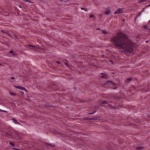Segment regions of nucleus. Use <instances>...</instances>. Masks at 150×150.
Masks as SVG:
<instances>
[{"instance_id":"obj_8","label":"nucleus","mask_w":150,"mask_h":150,"mask_svg":"<svg viewBox=\"0 0 150 150\" xmlns=\"http://www.w3.org/2000/svg\"><path fill=\"white\" fill-rule=\"evenodd\" d=\"M13 122L16 124H19V123L14 118L12 119Z\"/></svg>"},{"instance_id":"obj_1","label":"nucleus","mask_w":150,"mask_h":150,"mask_svg":"<svg viewBox=\"0 0 150 150\" xmlns=\"http://www.w3.org/2000/svg\"><path fill=\"white\" fill-rule=\"evenodd\" d=\"M116 47L123 51L131 52L132 50L133 44L132 41L126 35L119 33L111 40Z\"/></svg>"},{"instance_id":"obj_4","label":"nucleus","mask_w":150,"mask_h":150,"mask_svg":"<svg viewBox=\"0 0 150 150\" xmlns=\"http://www.w3.org/2000/svg\"><path fill=\"white\" fill-rule=\"evenodd\" d=\"M124 12V9L123 8H119L116 10L114 13V14H120Z\"/></svg>"},{"instance_id":"obj_19","label":"nucleus","mask_w":150,"mask_h":150,"mask_svg":"<svg viewBox=\"0 0 150 150\" xmlns=\"http://www.w3.org/2000/svg\"><path fill=\"white\" fill-rule=\"evenodd\" d=\"M95 111H94V112H91V113H89V114H93L94 113H95Z\"/></svg>"},{"instance_id":"obj_6","label":"nucleus","mask_w":150,"mask_h":150,"mask_svg":"<svg viewBox=\"0 0 150 150\" xmlns=\"http://www.w3.org/2000/svg\"><path fill=\"white\" fill-rule=\"evenodd\" d=\"M16 87L17 88L21 90H23V91H25L26 92H28V91L24 87H23L22 86H16Z\"/></svg>"},{"instance_id":"obj_30","label":"nucleus","mask_w":150,"mask_h":150,"mask_svg":"<svg viewBox=\"0 0 150 150\" xmlns=\"http://www.w3.org/2000/svg\"><path fill=\"white\" fill-rule=\"evenodd\" d=\"M150 6V4L149 5V6Z\"/></svg>"},{"instance_id":"obj_28","label":"nucleus","mask_w":150,"mask_h":150,"mask_svg":"<svg viewBox=\"0 0 150 150\" xmlns=\"http://www.w3.org/2000/svg\"><path fill=\"white\" fill-rule=\"evenodd\" d=\"M20 8H21V7L20 6H19Z\"/></svg>"},{"instance_id":"obj_25","label":"nucleus","mask_w":150,"mask_h":150,"mask_svg":"<svg viewBox=\"0 0 150 150\" xmlns=\"http://www.w3.org/2000/svg\"><path fill=\"white\" fill-rule=\"evenodd\" d=\"M96 29L98 30H100V28H97Z\"/></svg>"},{"instance_id":"obj_10","label":"nucleus","mask_w":150,"mask_h":150,"mask_svg":"<svg viewBox=\"0 0 150 150\" xmlns=\"http://www.w3.org/2000/svg\"><path fill=\"white\" fill-rule=\"evenodd\" d=\"M143 148V147L142 146L138 147L136 148V149H137L140 150L142 149Z\"/></svg>"},{"instance_id":"obj_27","label":"nucleus","mask_w":150,"mask_h":150,"mask_svg":"<svg viewBox=\"0 0 150 150\" xmlns=\"http://www.w3.org/2000/svg\"><path fill=\"white\" fill-rule=\"evenodd\" d=\"M21 93H22V94H23V92H21Z\"/></svg>"},{"instance_id":"obj_9","label":"nucleus","mask_w":150,"mask_h":150,"mask_svg":"<svg viewBox=\"0 0 150 150\" xmlns=\"http://www.w3.org/2000/svg\"><path fill=\"white\" fill-rule=\"evenodd\" d=\"M23 0L25 2H28L29 3H33V2L32 1H30V0Z\"/></svg>"},{"instance_id":"obj_12","label":"nucleus","mask_w":150,"mask_h":150,"mask_svg":"<svg viewBox=\"0 0 150 150\" xmlns=\"http://www.w3.org/2000/svg\"><path fill=\"white\" fill-rule=\"evenodd\" d=\"M107 77V76L106 74L103 75L101 76V77L102 78H106Z\"/></svg>"},{"instance_id":"obj_18","label":"nucleus","mask_w":150,"mask_h":150,"mask_svg":"<svg viewBox=\"0 0 150 150\" xmlns=\"http://www.w3.org/2000/svg\"><path fill=\"white\" fill-rule=\"evenodd\" d=\"M0 111H1V112H7V111H5V110H0Z\"/></svg>"},{"instance_id":"obj_20","label":"nucleus","mask_w":150,"mask_h":150,"mask_svg":"<svg viewBox=\"0 0 150 150\" xmlns=\"http://www.w3.org/2000/svg\"><path fill=\"white\" fill-rule=\"evenodd\" d=\"M11 80H12L14 79V78L13 77H11Z\"/></svg>"},{"instance_id":"obj_2","label":"nucleus","mask_w":150,"mask_h":150,"mask_svg":"<svg viewBox=\"0 0 150 150\" xmlns=\"http://www.w3.org/2000/svg\"><path fill=\"white\" fill-rule=\"evenodd\" d=\"M104 85L105 86H110L114 89L116 88V87H113L116 86L117 84L111 81H107L104 84Z\"/></svg>"},{"instance_id":"obj_26","label":"nucleus","mask_w":150,"mask_h":150,"mask_svg":"<svg viewBox=\"0 0 150 150\" xmlns=\"http://www.w3.org/2000/svg\"><path fill=\"white\" fill-rule=\"evenodd\" d=\"M148 42V41H146V43L147 42Z\"/></svg>"},{"instance_id":"obj_11","label":"nucleus","mask_w":150,"mask_h":150,"mask_svg":"<svg viewBox=\"0 0 150 150\" xmlns=\"http://www.w3.org/2000/svg\"><path fill=\"white\" fill-rule=\"evenodd\" d=\"M81 9L82 10H84L85 11H88V9L86 8H81Z\"/></svg>"},{"instance_id":"obj_16","label":"nucleus","mask_w":150,"mask_h":150,"mask_svg":"<svg viewBox=\"0 0 150 150\" xmlns=\"http://www.w3.org/2000/svg\"><path fill=\"white\" fill-rule=\"evenodd\" d=\"M139 0V2H143L145 1L146 0Z\"/></svg>"},{"instance_id":"obj_15","label":"nucleus","mask_w":150,"mask_h":150,"mask_svg":"<svg viewBox=\"0 0 150 150\" xmlns=\"http://www.w3.org/2000/svg\"><path fill=\"white\" fill-rule=\"evenodd\" d=\"M131 79H132L131 78H129L127 79V80H126L127 82H128V81H130L131 80Z\"/></svg>"},{"instance_id":"obj_29","label":"nucleus","mask_w":150,"mask_h":150,"mask_svg":"<svg viewBox=\"0 0 150 150\" xmlns=\"http://www.w3.org/2000/svg\"><path fill=\"white\" fill-rule=\"evenodd\" d=\"M1 65V64H0V65Z\"/></svg>"},{"instance_id":"obj_17","label":"nucleus","mask_w":150,"mask_h":150,"mask_svg":"<svg viewBox=\"0 0 150 150\" xmlns=\"http://www.w3.org/2000/svg\"><path fill=\"white\" fill-rule=\"evenodd\" d=\"M90 17L91 18H94V16L93 15H91L90 16Z\"/></svg>"},{"instance_id":"obj_22","label":"nucleus","mask_w":150,"mask_h":150,"mask_svg":"<svg viewBox=\"0 0 150 150\" xmlns=\"http://www.w3.org/2000/svg\"><path fill=\"white\" fill-rule=\"evenodd\" d=\"M65 64L67 66H68V63H66V62H65Z\"/></svg>"},{"instance_id":"obj_14","label":"nucleus","mask_w":150,"mask_h":150,"mask_svg":"<svg viewBox=\"0 0 150 150\" xmlns=\"http://www.w3.org/2000/svg\"><path fill=\"white\" fill-rule=\"evenodd\" d=\"M10 94L11 95H13V96H15V95H16V94L15 93H14L10 92Z\"/></svg>"},{"instance_id":"obj_24","label":"nucleus","mask_w":150,"mask_h":150,"mask_svg":"<svg viewBox=\"0 0 150 150\" xmlns=\"http://www.w3.org/2000/svg\"><path fill=\"white\" fill-rule=\"evenodd\" d=\"M56 62L58 63V64H60V62H59V61H57Z\"/></svg>"},{"instance_id":"obj_23","label":"nucleus","mask_w":150,"mask_h":150,"mask_svg":"<svg viewBox=\"0 0 150 150\" xmlns=\"http://www.w3.org/2000/svg\"><path fill=\"white\" fill-rule=\"evenodd\" d=\"M12 52H13V51H12V50H11V51H10L9 52V53H12Z\"/></svg>"},{"instance_id":"obj_13","label":"nucleus","mask_w":150,"mask_h":150,"mask_svg":"<svg viewBox=\"0 0 150 150\" xmlns=\"http://www.w3.org/2000/svg\"><path fill=\"white\" fill-rule=\"evenodd\" d=\"M10 145L11 146H14V144L13 143L11 142H10Z\"/></svg>"},{"instance_id":"obj_7","label":"nucleus","mask_w":150,"mask_h":150,"mask_svg":"<svg viewBox=\"0 0 150 150\" xmlns=\"http://www.w3.org/2000/svg\"><path fill=\"white\" fill-rule=\"evenodd\" d=\"M101 31L102 33L106 35H108V32L106 30H102Z\"/></svg>"},{"instance_id":"obj_5","label":"nucleus","mask_w":150,"mask_h":150,"mask_svg":"<svg viewBox=\"0 0 150 150\" xmlns=\"http://www.w3.org/2000/svg\"><path fill=\"white\" fill-rule=\"evenodd\" d=\"M28 45L29 47H33V50H39L41 48L39 46L37 45L35 46H33L30 45Z\"/></svg>"},{"instance_id":"obj_3","label":"nucleus","mask_w":150,"mask_h":150,"mask_svg":"<svg viewBox=\"0 0 150 150\" xmlns=\"http://www.w3.org/2000/svg\"><path fill=\"white\" fill-rule=\"evenodd\" d=\"M104 13L106 16H109L112 13L111 8L110 7H108L105 8L104 11Z\"/></svg>"},{"instance_id":"obj_21","label":"nucleus","mask_w":150,"mask_h":150,"mask_svg":"<svg viewBox=\"0 0 150 150\" xmlns=\"http://www.w3.org/2000/svg\"><path fill=\"white\" fill-rule=\"evenodd\" d=\"M86 120H92V119H91V118H89V119H88V118H86Z\"/></svg>"}]
</instances>
